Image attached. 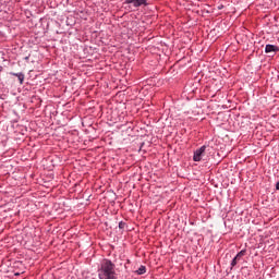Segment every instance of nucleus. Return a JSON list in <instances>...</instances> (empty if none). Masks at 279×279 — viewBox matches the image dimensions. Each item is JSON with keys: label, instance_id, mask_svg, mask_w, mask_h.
<instances>
[{"label": "nucleus", "instance_id": "nucleus-1", "mask_svg": "<svg viewBox=\"0 0 279 279\" xmlns=\"http://www.w3.org/2000/svg\"><path fill=\"white\" fill-rule=\"evenodd\" d=\"M117 266L110 259H102L98 268L99 279H117Z\"/></svg>", "mask_w": 279, "mask_h": 279}, {"label": "nucleus", "instance_id": "nucleus-2", "mask_svg": "<svg viewBox=\"0 0 279 279\" xmlns=\"http://www.w3.org/2000/svg\"><path fill=\"white\" fill-rule=\"evenodd\" d=\"M125 3L133 5V8H141V5H148L147 0H125Z\"/></svg>", "mask_w": 279, "mask_h": 279}, {"label": "nucleus", "instance_id": "nucleus-3", "mask_svg": "<svg viewBox=\"0 0 279 279\" xmlns=\"http://www.w3.org/2000/svg\"><path fill=\"white\" fill-rule=\"evenodd\" d=\"M10 75H13V77H17L20 84H23V82H25V74H23L22 72L20 73L11 72Z\"/></svg>", "mask_w": 279, "mask_h": 279}, {"label": "nucleus", "instance_id": "nucleus-4", "mask_svg": "<svg viewBox=\"0 0 279 279\" xmlns=\"http://www.w3.org/2000/svg\"><path fill=\"white\" fill-rule=\"evenodd\" d=\"M272 51H274V52L279 51L278 46L266 45V47H265V52H266V53H271Z\"/></svg>", "mask_w": 279, "mask_h": 279}, {"label": "nucleus", "instance_id": "nucleus-5", "mask_svg": "<svg viewBox=\"0 0 279 279\" xmlns=\"http://www.w3.org/2000/svg\"><path fill=\"white\" fill-rule=\"evenodd\" d=\"M202 156H204L199 150L194 151L193 160L194 162H199L202 160Z\"/></svg>", "mask_w": 279, "mask_h": 279}, {"label": "nucleus", "instance_id": "nucleus-6", "mask_svg": "<svg viewBox=\"0 0 279 279\" xmlns=\"http://www.w3.org/2000/svg\"><path fill=\"white\" fill-rule=\"evenodd\" d=\"M211 84H215L214 89L219 93L221 90V81H218L217 78H214V82Z\"/></svg>", "mask_w": 279, "mask_h": 279}, {"label": "nucleus", "instance_id": "nucleus-7", "mask_svg": "<svg viewBox=\"0 0 279 279\" xmlns=\"http://www.w3.org/2000/svg\"><path fill=\"white\" fill-rule=\"evenodd\" d=\"M147 272V268L145 266H140V268L136 270L137 276H143Z\"/></svg>", "mask_w": 279, "mask_h": 279}, {"label": "nucleus", "instance_id": "nucleus-8", "mask_svg": "<svg viewBox=\"0 0 279 279\" xmlns=\"http://www.w3.org/2000/svg\"><path fill=\"white\" fill-rule=\"evenodd\" d=\"M245 254H246V251L245 250H242V251H240L238 254H236V258H243V256H245Z\"/></svg>", "mask_w": 279, "mask_h": 279}, {"label": "nucleus", "instance_id": "nucleus-9", "mask_svg": "<svg viewBox=\"0 0 279 279\" xmlns=\"http://www.w3.org/2000/svg\"><path fill=\"white\" fill-rule=\"evenodd\" d=\"M239 260H241V258H236V255H235V257L231 262V267H236V264L239 263Z\"/></svg>", "mask_w": 279, "mask_h": 279}, {"label": "nucleus", "instance_id": "nucleus-10", "mask_svg": "<svg viewBox=\"0 0 279 279\" xmlns=\"http://www.w3.org/2000/svg\"><path fill=\"white\" fill-rule=\"evenodd\" d=\"M124 228H125V222L120 221V222H119V229H120V230H123Z\"/></svg>", "mask_w": 279, "mask_h": 279}, {"label": "nucleus", "instance_id": "nucleus-11", "mask_svg": "<svg viewBox=\"0 0 279 279\" xmlns=\"http://www.w3.org/2000/svg\"><path fill=\"white\" fill-rule=\"evenodd\" d=\"M197 151L204 155V151H206V146H202L201 148L197 149Z\"/></svg>", "mask_w": 279, "mask_h": 279}, {"label": "nucleus", "instance_id": "nucleus-12", "mask_svg": "<svg viewBox=\"0 0 279 279\" xmlns=\"http://www.w3.org/2000/svg\"><path fill=\"white\" fill-rule=\"evenodd\" d=\"M276 189L279 191V181L276 183Z\"/></svg>", "mask_w": 279, "mask_h": 279}, {"label": "nucleus", "instance_id": "nucleus-13", "mask_svg": "<svg viewBox=\"0 0 279 279\" xmlns=\"http://www.w3.org/2000/svg\"><path fill=\"white\" fill-rule=\"evenodd\" d=\"M24 60H29V57H25Z\"/></svg>", "mask_w": 279, "mask_h": 279}]
</instances>
